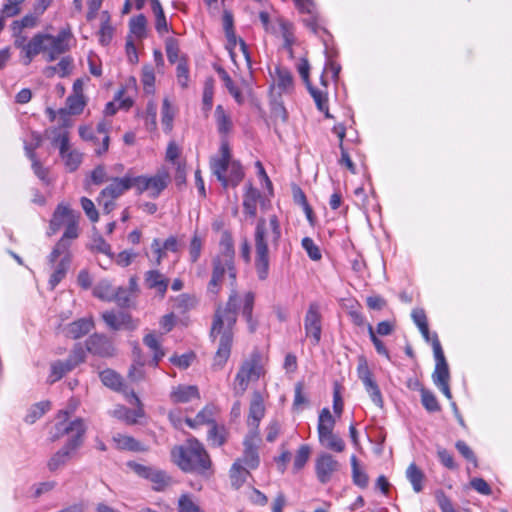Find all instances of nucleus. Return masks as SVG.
Masks as SVG:
<instances>
[{
	"label": "nucleus",
	"instance_id": "1",
	"mask_svg": "<svg viewBox=\"0 0 512 512\" xmlns=\"http://www.w3.org/2000/svg\"><path fill=\"white\" fill-rule=\"evenodd\" d=\"M255 295L252 292L244 294L243 299L233 287L224 308L219 307L214 315L210 335L218 339L219 345L214 356V367L222 368L227 362L233 341V327L237 321V313L242 304V315L248 324L251 333L255 332L257 323L252 318Z\"/></svg>",
	"mask_w": 512,
	"mask_h": 512
},
{
	"label": "nucleus",
	"instance_id": "2",
	"mask_svg": "<svg viewBox=\"0 0 512 512\" xmlns=\"http://www.w3.org/2000/svg\"><path fill=\"white\" fill-rule=\"evenodd\" d=\"M281 238L278 217L271 215L268 219L259 218L254 232L255 269L260 280H266L269 274V246L277 249Z\"/></svg>",
	"mask_w": 512,
	"mask_h": 512
},
{
	"label": "nucleus",
	"instance_id": "3",
	"mask_svg": "<svg viewBox=\"0 0 512 512\" xmlns=\"http://www.w3.org/2000/svg\"><path fill=\"white\" fill-rule=\"evenodd\" d=\"M171 459L185 473L205 475L212 466L207 451L196 438H189L183 445L174 446Z\"/></svg>",
	"mask_w": 512,
	"mask_h": 512
},
{
	"label": "nucleus",
	"instance_id": "4",
	"mask_svg": "<svg viewBox=\"0 0 512 512\" xmlns=\"http://www.w3.org/2000/svg\"><path fill=\"white\" fill-rule=\"evenodd\" d=\"M234 243L230 233L224 232L220 240V253L213 259V271L211 280L208 283V292L217 295L223 280L228 273L232 280L231 285L234 286L237 271L234 265Z\"/></svg>",
	"mask_w": 512,
	"mask_h": 512
},
{
	"label": "nucleus",
	"instance_id": "5",
	"mask_svg": "<svg viewBox=\"0 0 512 512\" xmlns=\"http://www.w3.org/2000/svg\"><path fill=\"white\" fill-rule=\"evenodd\" d=\"M71 37L70 30L66 29L60 30L57 35L38 32L31 38L29 54H32V60L42 54L47 62H53L69 51Z\"/></svg>",
	"mask_w": 512,
	"mask_h": 512
},
{
	"label": "nucleus",
	"instance_id": "6",
	"mask_svg": "<svg viewBox=\"0 0 512 512\" xmlns=\"http://www.w3.org/2000/svg\"><path fill=\"white\" fill-rule=\"evenodd\" d=\"M335 419L328 408H323L318 419V439L322 447L337 453L345 450L344 440L333 432Z\"/></svg>",
	"mask_w": 512,
	"mask_h": 512
},
{
	"label": "nucleus",
	"instance_id": "7",
	"mask_svg": "<svg viewBox=\"0 0 512 512\" xmlns=\"http://www.w3.org/2000/svg\"><path fill=\"white\" fill-rule=\"evenodd\" d=\"M264 374L261 365V357L258 353H253L249 359L245 360L239 368L234 380V392L237 396L245 393L250 382L257 381Z\"/></svg>",
	"mask_w": 512,
	"mask_h": 512
},
{
	"label": "nucleus",
	"instance_id": "8",
	"mask_svg": "<svg viewBox=\"0 0 512 512\" xmlns=\"http://www.w3.org/2000/svg\"><path fill=\"white\" fill-rule=\"evenodd\" d=\"M431 345L436 361L435 369L432 374L433 382L448 399H451L452 394L449 387V368L444 356V352L442 350L441 343L436 334L431 340Z\"/></svg>",
	"mask_w": 512,
	"mask_h": 512
},
{
	"label": "nucleus",
	"instance_id": "9",
	"mask_svg": "<svg viewBox=\"0 0 512 512\" xmlns=\"http://www.w3.org/2000/svg\"><path fill=\"white\" fill-rule=\"evenodd\" d=\"M130 188H134L133 176L126 175L123 178H113L98 196V204L104 213L109 214L115 207L114 200L123 195Z\"/></svg>",
	"mask_w": 512,
	"mask_h": 512
},
{
	"label": "nucleus",
	"instance_id": "10",
	"mask_svg": "<svg viewBox=\"0 0 512 512\" xmlns=\"http://www.w3.org/2000/svg\"><path fill=\"white\" fill-rule=\"evenodd\" d=\"M134 188L138 194L147 192L151 198H157L164 191L169 182L170 174L166 169H161L153 176H133Z\"/></svg>",
	"mask_w": 512,
	"mask_h": 512
},
{
	"label": "nucleus",
	"instance_id": "11",
	"mask_svg": "<svg viewBox=\"0 0 512 512\" xmlns=\"http://www.w3.org/2000/svg\"><path fill=\"white\" fill-rule=\"evenodd\" d=\"M127 466L139 477L149 480L155 491H163L172 483V478L156 467L129 461Z\"/></svg>",
	"mask_w": 512,
	"mask_h": 512
},
{
	"label": "nucleus",
	"instance_id": "12",
	"mask_svg": "<svg viewBox=\"0 0 512 512\" xmlns=\"http://www.w3.org/2000/svg\"><path fill=\"white\" fill-rule=\"evenodd\" d=\"M68 415V412H61L59 417L63 416V420L59 421L55 424V433L52 435V440L55 441L64 435H69L68 440H77L79 442V447L82 445L83 436L86 431V426L82 419L77 418L74 421L66 422L65 417Z\"/></svg>",
	"mask_w": 512,
	"mask_h": 512
},
{
	"label": "nucleus",
	"instance_id": "13",
	"mask_svg": "<svg viewBox=\"0 0 512 512\" xmlns=\"http://www.w3.org/2000/svg\"><path fill=\"white\" fill-rule=\"evenodd\" d=\"M340 470L338 460L327 452L320 453L315 460V473L320 483H328Z\"/></svg>",
	"mask_w": 512,
	"mask_h": 512
},
{
	"label": "nucleus",
	"instance_id": "14",
	"mask_svg": "<svg viewBox=\"0 0 512 512\" xmlns=\"http://www.w3.org/2000/svg\"><path fill=\"white\" fill-rule=\"evenodd\" d=\"M357 373L359 379L362 381L366 392L369 394L372 402L378 406L383 407V398L381 391L377 385V383L372 378V373L367 365L365 360H361L358 367Z\"/></svg>",
	"mask_w": 512,
	"mask_h": 512
},
{
	"label": "nucleus",
	"instance_id": "15",
	"mask_svg": "<svg viewBox=\"0 0 512 512\" xmlns=\"http://www.w3.org/2000/svg\"><path fill=\"white\" fill-rule=\"evenodd\" d=\"M78 448L79 442L77 440H68L61 449L51 455V457L48 459V470L54 473L65 467Z\"/></svg>",
	"mask_w": 512,
	"mask_h": 512
},
{
	"label": "nucleus",
	"instance_id": "16",
	"mask_svg": "<svg viewBox=\"0 0 512 512\" xmlns=\"http://www.w3.org/2000/svg\"><path fill=\"white\" fill-rule=\"evenodd\" d=\"M304 326L306 336L311 339L312 345H318L321 339V315L316 303L310 304L305 316Z\"/></svg>",
	"mask_w": 512,
	"mask_h": 512
},
{
	"label": "nucleus",
	"instance_id": "17",
	"mask_svg": "<svg viewBox=\"0 0 512 512\" xmlns=\"http://www.w3.org/2000/svg\"><path fill=\"white\" fill-rule=\"evenodd\" d=\"M265 415L264 400L259 391H254L249 406V414L247 417V425L252 435H258V428L262 418Z\"/></svg>",
	"mask_w": 512,
	"mask_h": 512
},
{
	"label": "nucleus",
	"instance_id": "18",
	"mask_svg": "<svg viewBox=\"0 0 512 512\" xmlns=\"http://www.w3.org/2000/svg\"><path fill=\"white\" fill-rule=\"evenodd\" d=\"M220 157H214L211 159L210 166L213 174L222 183L224 187L228 186V180L225 173L228 170V166L231 162V154L229 145L226 141H222L220 146Z\"/></svg>",
	"mask_w": 512,
	"mask_h": 512
},
{
	"label": "nucleus",
	"instance_id": "19",
	"mask_svg": "<svg viewBox=\"0 0 512 512\" xmlns=\"http://www.w3.org/2000/svg\"><path fill=\"white\" fill-rule=\"evenodd\" d=\"M58 258H60V261L55 264L54 272L51 274L49 279V285L51 290H53L62 281V279L65 278L66 273L71 264L72 254L70 251L59 252L55 257L52 258L51 252L48 257L49 262L52 264H54Z\"/></svg>",
	"mask_w": 512,
	"mask_h": 512
},
{
	"label": "nucleus",
	"instance_id": "20",
	"mask_svg": "<svg viewBox=\"0 0 512 512\" xmlns=\"http://www.w3.org/2000/svg\"><path fill=\"white\" fill-rule=\"evenodd\" d=\"M301 13L306 14L304 24L314 33L319 34L324 28L319 23V17L312 0H294Z\"/></svg>",
	"mask_w": 512,
	"mask_h": 512
},
{
	"label": "nucleus",
	"instance_id": "21",
	"mask_svg": "<svg viewBox=\"0 0 512 512\" xmlns=\"http://www.w3.org/2000/svg\"><path fill=\"white\" fill-rule=\"evenodd\" d=\"M80 215L75 218H70V222L65 225V231L61 239L56 243L52 250V258L59 252L70 251V240L76 239L79 236V223Z\"/></svg>",
	"mask_w": 512,
	"mask_h": 512
},
{
	"label": "nucleus",
	"instance_id": "22",
	"mask_svg": "<svg viewBox=\"0 0 512 512\" xmlns=\"http://www.w3.org/2000/svg\"><path fill=\"white\" fill-rule=\"evenodd\" d=\"M86 346L89 352L102 357L112 356L115 352L112 342L100 334L91 335L86 341Z\"/></svg>",
	"mask_w": 512,
	"mask_h": 512
},
{
	"label": "nucleus",
	"instance_id": "23",
	"mask_svg": "<svg viewBox=\"0 0 512 512\" xmlns=\"http://www.w3.org/2000/svg\"><path fill=\"white\" fill-rule=\"evenodd\" d=\"M257 435L249 434L244 440V452L242 457L236 461H241V465L248 469H256L260 464V457L258 448L254 444V439Z\"/></svg>",
	"mask_w": 512,
	"mask_h": 512
},
{
	"label": "nucleus",
	"instance_id": "24",
	"mask_svg": "<svg viewBox=\"0 0 512 512\" xmlns=\"http://www.w3.org/2000/svg\"><path fill=\"white\" fill-rule=\"evenodd\" d=\"M94 327L92 318H81L66 325L63 332L66 337L71 339H79L88 334Z\"/></svg>",
	"mask_w": 512,
	"mask_h": 512
},
{
	"label": "nucleus",
	"instance_id": "25",
	"mask_svg": "<svg viewBox=\"0 0 512 512\" xmlns=\"http://www.w3.org/2000/svg\"><path fill=\"white\" fill-rule=\"evenodd\" d=\"M77 215H79L78 212H75L66 205L59 204L50 221L51 232L53 234L58 232L62 226L70 222V218H75Z\"/></svg>",
	"mask_w": 512,
	"mask_h": 512
},
{
	"label": "nucleus",
	"instance_id": "26",
	"mask_svg": "<svg viewBox=\"0 0 512 512\" xmlns=\"http://www.w3.org/2000/svg\"><path fill=\"white\" fill-rule=\"evenodd\" d=\"M13 44L15 48L21 50V60L24 65H29L32 62V54H29L31 39L27 42V36L23 34V30L11 25Z\"/></svg>",
	"mask_w": 512,
	"mask_h": 512
},
{
	"label": "nucleus",
	"instance_id": "27",
	"mask_svg": "<svg viewBox=\"0 0 512 512\" xmlns=\"http://www.w3.org/2000/svg\"><path fill=\"white\" fill-rule=\"evenodd\" d=\"M170 398L173 403H187L199 399L200 394L195 385H178L172 389Z\"/></svg>",
	"mask_w": 512,
	"mask_h": 512
},
{
	"label": "nucleus",
	"instance_id": "28",
	"mask_svg": "<svg viewBox=\"0 0 512 512\" xmlns=\"http://www.w3.org/2000/svg\"><path fill=\"white\" fill-rule=\"evenodd\" d=\"M145 283L148 288L155 289L161 297H164L168 288L169 280L159 271L150 270L145 274Z\"/></svg>",
	"mask_w": 512,
	"mask_h": 512
},
{
	"label": "nucleus",
	"instance_id": "29",
	"mask_svg": "<svg viewBox=\"0 0 512 512\" xmlns=\"http://www.w3.org/2000/svg\"><path fill=\"white\" fill-rule=\"evenodd\" d=\"M104 322L113 330H120L123 328H131V317L123 312H110L106 311L102 314Z\"/></svg>",
	"mask_w": 512,
	"mask_h": 512
},
{
	"label": "nucleus",
	"instance_id": "30",
	"mask_svg": "<svg viewBox=\"0 0 512 512\" xmlns=\"http://www.w3.org/2000/svg\"><path fill=\"white\" fill-rule=\"evenodd\" d=\"M151 248L153 252L156 254V265H159L167 251H178V240L176 237L170 236L162 244L159 239H154L151 244Z\"/></svg>",
	"mask_w": 512,
	"mask_h": 512
},
{
	"label": "nucleus",
	"instance_id": "31",
	"mask_svg": "<svg viewBox=\"0 0 512 512\" xmlns=\"http://www.w3.org/2000/svg\"><path fill=\"white\" fill-rule=\"evenodd\" d=\"M113 441L115 442L116 447L120 450H128L133 452H146L148 450L146 446L128 435L118 433L113 436Z\"/></svg>",
	"mask_w": 512,
	"mask_h": 512
},
{
	"label": "nucleus",
	"instance_id": "32",
	"mask_svg": "<svg viewBox=\"0 0 512 512\" xmlns=\"http://www.w3.org/2000/svg\"><path fill=\"white\" fill-rule=\"evenodd\" d=\"M250 475L249 469L241 465V461H235L230 468L231 485L239 489Z\"/></svg>",
	"mask_w": 512,
	"mask_h": 512
},
{
	"label": "nucleus",
	"instance_id": "33",
	"mask_svg": "<svg viewBox=\"0 0 512 512\" xmlns=\"http://www.w3.org/2000/svg\"><path fill=\"white\" fill-rule=\"evenodd\" d=\"M406 478L411 483L414 492L419 493L423 490V481L425 480V475L415 463H411L407 467Z\"/></svg>",
	"mask_w": 512,
	"mask_h": 512
},
{
	"label": "nucleus",
	"instance_id": "34",
	"mask_svg": "<svg viewBox=\"0 0 512 512\" xmlns=\"http://www.w3.org/2000/svg\"><path fill=\"white\" fill-rule=\"evenodd\" d=\"M47 137L51 140L52 145L59 148V152H63L64 148L69 145V133L62 128H52L46 131Z\"/></svg>",
	"mask_w": 512,
	"mask_h": 512
},
{
	"label": "nucleus",
	"instance_id": "35",
	"mask_svg": "<svg viewBox=\"0 0 512 512\" xmlns=\"http://www.w3.org/2000/svg\"><path fill=\"white\" fill-rule=\"evenodd\" d=\"M219 77L223 81L225 87L227 88L228 92L232 95V97L235 99V101L238 104H242L244 102V97L240 91V89L234 84L233 80L229 76V74L226 72L225 69L222 67H218L216 69Z\"/></svg>",
	"mask_w": 512,
	"mask_h": 512
},
{
	"label": "nucleus",
	"instance_id": "36",
	"mask_svg": "<svg viewBox=\"0 0 512 512\" xmlns=\"http://www.w3.org/2000/svg\"><path fill=\"white\" fill-rule=\"evenodd\" d=\"M60 156L70 172L77 170L82 162V154L78 150L70 149V145L64 148L63 152H60Z\"/></svg>",
	"mask_w": 512,
	"mask_h": 512
},
{
	"label": "nucleus",
	"instance_id": "37",
	"mask_svg": "<svg viewBox=\"0 0 512 512\" xmlns=\"http://www.w3.org/2000/svg\"><path fill=\"white\" fill-rule=\"evenodd\" d=\"M73 360H64V361H56L51 364V374L49 376V381L54 383L60 380L66 373L74 369Z\"/></svg>",
	"mask_w": 512,
	"mask_h": 512
},
{
	"label": "nucleus",
	"instance_id": "38",
	"mask_svg": "<svg viewBox=\"0 0 512 512\" xmlns=\"http://www.w3.org/2000/svg\"><path fill=\"white\" fill-rule=\"evenodd\" d=\"M215 120L217 129L220 134H228L232 129V120L230 115L225 111L222 105H218L215 109Z\"/></svg>",
	"mask_w": 512,
	"mask_h": 512
},
{
	"label": "nucleus",
	"instance_id": "39",
	"mask_svg": "<svg viewBox=\"0 0 512 512\" xmlns=\"http://www.w3.org/2000/svg\"><path fill=\"white\" fill-rule=\"evenodd\" d=\"M276 73V85L281 92H289L293 89V76L291 72L283 67H277Z\"/></svg>",
	"mask_w": 512,
	"mask_h": 512
},
{
	"label": "nucleus",
	"instance_id": "40",
	"mask_svg": "<svg viewBox=\"0 0 512 512\" xmlns=\"http://www.w3.org/2000/svg\"><path fill=\"white\" fill-rule=\"evenodd\" d=\"M260 194L257 189L249 187L244 195L243 207L246 214L254 217L257 213V201Z\"/></svg>",
	"mask_w": 512,
	"mask_h": 512
},
{
	"label": "nucleus",
	"instance_id": "41",
	"mask_svg": "<svg viewBox=\"0 0 512 512\" xmlns=\"http://www.w3.org/2000/svg\"><path fill=\"white\" fill-rule=\"evenodd\" d=\"M102 383L116 391H120L123 383L121 376L111 369H106L100 373Z\"/></svg>",
	"mask_w": 512,
	"mask_h": 512
},
{
	"label": "nucleus",
	"instance_id": "42",
	"mask_svg": "<svg viewBox=\"0 0 512 512\" xmlns=\"http://www.w3.org/2000/svg\"><path fill=\"white\" fill-rule=\"evenodd\" d=\"M130 32L137 38L142 39L146 36L147 19L143 14H139L129 21Z\"/></svg>",
	"mask_w": 512,
	"mask_h": 512
},
{
	"label": "nucleus",
	"instance_id": "43",
	"mask_svg": "<svg viewBox=\"0 0 512 512\" xmlns=\"http://www.w3.org/2000/svg\"><path fill=\"white\" fill-rule=\"evenodd\" d=\"M185 421L191 428L211 423L213 421V408L206 406L196 415L195 418H186Z\"/></svg>",
	"mask_w": 512,
	"mask_h": 512
},
{
	"label": "nucleus",
	"instance_id": "44",
	"mask_svg": "<svg viewBox=\"0 0 512 512\" xmlns=\"http://www.w3.org/2000/svg\"><path fill=\"white\" fill-rule=\"evenodd\" d=\"M307 88H308L311 96L313 97V99H314V101L316 103L317 108L321 112H324L325 116L327 118H332V116L330 115V113L328 111L327 95L325 93H323L322 91L312 87V85L307 86Z\"/></svg>",
	"mask_w": 512,
	"mask_h": 512
},
{
	"label": "nucleus",
	"instance_id": "45",
	"mask_svg": "<svg viewBox=\"0 0 512 512\" xmlns=\"http://www.w3.org/2000/svg\"><path fill=\"white\" fill-rule=\"evenodd\" d=\"M421 403L428 412H438L441 407L436 396L428 389L421 388Z\"/></svg>",
	"mask_w": 512,
	"mask_h": 512
},
{
	"label": "nucleus",
	"instance_id": "46",
	"mask_svg": "<svg viewBox=\"0 0 512 512\" xmlns=\"http://www.w3.org/2000/svg\"><path fill=\"white\" fill-rule=\"evenodd\" d=\"M66 103L69 112L74 115L82 113L86 105L83 94H72L68 96Z\"/></svg>",
	"mask_w": 512,
	"mask_h": 512
},
{
	"label": "nucleus",
	"instance_id": "47",
	"mask_svg": "<svg viewBox=\"0 0 512 512\" xmlns=\"http://www.w3.org/2000/svg\"><path fill=\"white\" fill-rule=\"evenodd\" d=\"M351 465L354 484L361 488H365L368 485V476L359 468L357 458L354 455L351 457Z\"/></svg>",
	"mask_w": 512,
	"mask_h": 512
},
{
	"label": "nucleus",
	"instance_id": "48",
	"mask_svg": "<svg viewBox=\"0 0 512 512\" xmlns=\"http://www.w3.org/2000/svg\"><path fill=\"white\" fill-rule=\"evenodd\" d=\"M49 408L50 405L48 402H39L33 405L26 415L25 421L29 424H33L37 419L41 418Z\"/></svg>",
	"mask_w": 512,
	"mask_h": 512
},
{
	"label": "nucleus",
	"instance_id": "49",
	"mask_svg": "<svg viewBox=\"0 0 512 512\" xmlns=\"http://www.w3.org/2000/svg\"><path fill=\"white\" fill-rule=\"evenodd\" d=\"M26 156L31 160L32 162V169L36 176L40 178L41 180L45 181L47 177V170L42 166L40 161L36 158L35 152L32 151V149L29 146L24 147Z\"/></svg>",
	"mask_w": 512,
	"mask_h": 512
},
{
	"label": "nucleus",
	"instance_id": "50",
	"mask_svg": "<svg viewBox=\"0 0 512 512\" xmlns=\"http://www.w3.org/2000/svg\"><path fill=\"white\" fill-rule=\"evenodd\" d=\"M177 82L182 88H187L189 84V68L185 58H181L176 67Z\"/></svg>",
	"mask_w": 512,
	"mask_h": 512
},
{
	"label": "nucleus",
	"instance_id": "51",
	"mask_svg": "<svg viewBox=\"0 0 512 512\" xmlns=\"http://www.w3.org/2000/svg\"><path fill=\"white\" fill-rule=\"evenodd\" d=\"M310 447L306 444L301 445L299 449L297 450V453L294 458L293 467L295 472L300 471L305 464L307 463L309 457H310Z\"/></svg>",
	"mask_w": 512,
	"mask_h": 512
},
{
	"label": "nucleus",
	"instance_id": "52",
	"mask_svg": "<svg viewBox=\"0 0 512 512\" xmlns=\"http://www.w3.org/2000/svg\"><path fill=\"white\" fill-rule=\"evenodd\" d=\"M174 118V111L173 108L167 98L163 100L162 105V125L164 127V130L166 132H170L172 129V123Z\"/></svg>",
	"mask_w": 512,
	"mask_h": 512
},
{
	"label": "nucleus",
	"instance_id": "53",
	"mask_svg": "<svg viewBox=\"0 0 512 512\" xmlns=\"http://www.w3.org/2000/svg\"><path fill=\"white\" fill-rule=\"evenodd\" d=\"M227 171H229V177L227 178L228 185H238L244 176V172L242 170V166L240 165V163L231 160Z\"/></svg>",
	"mask_w": 512,
	"mask_h": 512
},
{
	"label": "nucleus",
	"instance_id": "54",
	"mask_svg": "<svg viewBox=\"0 0 512 512\" xmlns=\"http://www.w3.org/2000/svg\"><path fill=\"white\" fill-rule=\"evenodd\" d=\"M114 415L119 418H123L129 424H135L137 422V418L143 416V411L141 408L132 411L125 407H121L120 409L115 410Z\"/></svg>",
	"mask_w": 512,
	"mask_h": 512
},
{
	"label": "nucleus",
	"instance_id": "55",
	"mask_svg": "<svg viewBox=\"0 0 512 512\" xmlns=\"http://www.w3.org/2000/svg\"><path fill=\"white\" fill-rule=\"evenodd\" d=\"M301 244L311 260L318 261L322 258V254L319 247L314 243V241L310 237H304L302 239Z\"/></svg>",
	"mask_w": 512,
	"mask_h": 512
},
{
	"label": "nucleus",
	"instance_id": "56",
	"mask_svg": "<svg viewBox=\"0 0 512 512\" xmlns=\"http://www.w3.org/2000/svg\"><path fill=\"white\" fill-rule=\"evenodd\" d=\"M103 21H102V24H101V27H100V42L101 44L103 45H107L111 39H112V36H113V27L110 25V22H109V15L107 12H105L103 14Z\"/></svg>",
	"mask_w": 512,
	"mask_h": 512
},
{
	"label": "nucleus",
	"instance_id": "57",
	"mask_svg": "<svg viewBox=\"0 0 512 512\" xmlns=\"http://www.w3.org/2000/svg\"><path fill=\"white\" fill-rule=\"evenodd\" d=\"M41 15L35 14V11H33L32 14L25 15L20 20H15L11 25L15 26L16 29H25V28H34L38 24V19Z\"/></svg>",
	"mask_w": 512,
	"mask_h": 512
},
{
	"label": "nucleus",
	"instance_id": "58",
	"mask_svg": "<svg viewBox=\"0 0 512 512\" xmlns=\"http://www.w3.org/2000/svg\"><path fill=\"white\" fill-rule=\"evenodd\" d=\"M214 96V79L208 78L204 83L203 89V105L206 109H211Z\"/></svg>",
	"mask_w": 512,
	"mask_h": 512
},
{
	"label": "nucleus",
	"instance_id": "59",
	"mask_svg": "<svg viewBox=\"0 0 512 512\" xmlns=\"http://www.w3.org/2000/svg\"><path fill=\"white\" fill-rule=\"evenodd\" d=\"M81 207L91 222H97L99 214L92 200L87 197L80 199Z\"/></svg>",
	"mask_w": 512,
	"mask_h": 512
},
{
	"label": "nucleus",
	"instance_id": "60",
	"mask_svg": "<svg viewBox=\"0 0 512 512\" xmlns=\"http://www.w3.org/2000/svg\"><path fill=\"white\" fill-rule=\"evenodd\" d=\"M97 132L100 134H103V139H102V144L98 147H95L94 150L98 156H101L107 152L108 147H109V141H110V138L107 135L106 124L104 122H100L97 124Z\"/></svg>",
	"mask_w": 512,
	"mask_h": 512
},
{
	"label": "nucleus",
	"instance_id": "61",
	"mask_svg": "<svg viewBox=\"0 0 512 512\" xmlns=\"http://www.w3.org/2000/svg\"><path fill=\"white\" fill-rule=\"evenodd\" d=\"M114 290L107 281L100 282L94 289V294L100 299L110 300L114 295Z\"/></svg>",
	"mask_w": 512,
	"mask_h": 512
},
{
	"label": "nucleus",
	"instance_id": "62",
	"mask_svg": "<svg viewBox=\"0 0 512 512\" xmlns=\"http://www.w3.org/2000/svg\"><path fill=\"white\" fill-rule=\"evenodd\" d=\"M166 55L170 63H176L179 58V47L174 38H168L165 43Z\"/></svg>",
	"mask_w": 512,
	"mask_h": 512
},
{
	"label": "nucleus",
	"instance_id": "63",
	"mask_svg": "<svg viewBox=\"0 0 512 512\" xmlns=\"http://www.w3.org/2000/svg\"><path fill=\"white\" fill-rule=\"evenodd\" d=\"M144 362L138 359L129 369L128 377L133 382H139L144 379L145 372L143 369Z\"/></svg>",
	"mask_w": 512,
	"mask_h": 512
},
{
	"label": "nucleus",
	"instance_id": "64",
	"mask_svg": "<svg viewBox=\"0 0 512 512\" xmlns=\"http://www.w3.org/2000/svg\"><path fill=\"white\" fill-rule=\"evenodd\" d=\"M155 82L154 71L151 67H144L142 71V83L146 93H152Z\"/></svg>",
	"mask_w": 512,
	"mask_h": 512
}]
</instances>
